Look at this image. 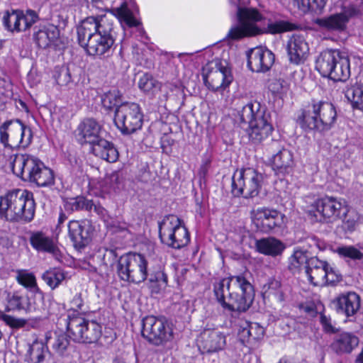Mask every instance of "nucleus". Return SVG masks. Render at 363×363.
Here are the masks:
<instances>
[{"mask_svg": "<svg viewBox=\"0 0 363 363\" xmlns=\"http://www.w3.org/2000/svg\"><path fill=\"white\" fill-rule=\"evenodd\" d=\"M117 28L113 15L89 16L77 28L78 43L88 55L109 57L114 50Z\"/></svg>", "mask_w": 363, "mask_h": 363, "instance_id": "1", "label": "nucleus"}, {"mask_svg": "<svg viewBox=\"0 0 363 363\" xmlns=\"http://www.w3.org/2000/svg\"><path fill=\"white\" fill-rule=\"evenodd\" d=\"M230 4L235 9L237 23L229 30L227 38L232 40H239L244 38L257 36L262 34L277 35L299 29L301 26L288 20H268L267 27L260 28L256 23L265 19L256 9L247 5L250 0H230Z\"/></svg>", "mask_w": 363, "mask_h": 363, "instance_id": "2", "label": "nucleus"}, {"mask_svg": "<svg viewBox=\"0 0 363 363\" xmlns=\"http://www.w3.org/2000/svg\"><path fill=\"white\" fill-rule=\"evenodd\" d=\"M213 293L217 302L229 312H246L255 296L254 286L242 274L230 275L215 283Z\"/></svg>", "mask_w": 363, "mask_h": 363, "instance_id": "3", "label": "nucleus"}, {"mask_svg": "<svg viewBox=\"0 0 363 363\" xmlns=\"http://www.w3.org/2000/svg\"><path fill=\"white\" fill-rule=\"evenodd\" d=\"M238 121L249 140L255 145L261 144L274 131L271 112L257 101H250L242 106L238 111Z\"/></svg>", "mask_w": 363, "mask_h": 363, "instance_id": "4", "label": "nucleus"}, {"mask_svg": "<svg viewBox=\"0 0 363 363\" xmlns=\"http://www.w3.org/2000/svg\"><path fill=\"white\" fill-rule=\"evenodd\" d=\"M71 308L67 312L66 328L74 342L92 344L101 336V325L94 320L86 319L79 313L85 312L84 301L81 293H77L70 301Z\"/></svg>", "mask_w": 363, "mask_h": 363, "instance_id": "5", "label": "nucleus"}, {"mask_svg": "<svg viewBox=\"0 0 363 363\" xmlns=\"http://www.w3.org/2000/svg\"><path fill=\"white\" fill-rule=\"evenodd\" d=\"M33 194L13 189L0 196V218L11 223H30L35 216Z\"/></svg>", "mask_w": 363, "mask_h": 363, "instance_id": "6", "label": "nucleus"}, {"mask_svg": "<svg viewBox=\"0 0 363 363\" xmlns=\"http://www.w3.org/2000/svg\"><path fill=\"white\" fill-rule=\"evenodd\" d=\"M336 118L337 111L332 103L312 99L298 113L296 123L306 133L314 131L323 134L334 126Z\"/></svg>", "mask_w": 363, "mask_h": 363, "instance_id": "7", "label": "nucleus"}, {"mask_svg": "<svg viewBox=\"0 0 363 363\" xmlns=\"http://www.w3.org/2000/svg\"><path fill=\"white\" fill-rule=\"evenodd\" d=\"M11 162L13 173L24 182L38 186H48L55 182L52 170L37 157L30 154H16Z\"/></svg>", "mask_w": 363, "mask_h": 363, "instance_id": "8", "label": "nucleus"}, {"mask_svg": "<svg viewBox=\"0 0 363 363\" xmlns=\"http://www.w3.org/2000/svg\"><path fill=\"white\" fill-rule=\"evenodd\" d=\"M159 237L169 247L180 250L190 242V233L183 220L177 216H164L158 222Z\"/></svg>", "mask_w": 363, "mask_h": 363, "instance_id": "9", "label": "nucleus"}, {"mask_svg": "<svg viewBox=\"0 0 363 363\" xmlns=\"http://www.w3.org/2000/svg\"><path fill=\"white\" fill-rule=\"evenodd\" d=\"M149 265V262L143 255L129 252L121 256L118 259L116 272L121 280L140 284L147 278Z\"/></svg>", "mask_w": 363, "mask_h": 363, "instance_id": "10", "label": "nucleus"}, {"mask_svg": "<svg viewBox=\"0 0 363 363\" xmlns=\"http://www.w3.org/2000/svg\"><path fill=\"white\" fill-rule=\"evenodd\" d=\"M263 181V174L253 168L237 169L232 177L231 194L234 197L253 199L259 195Z\"/></svg>", "mask_w": 363, "mask_h": 363, "instance_id": "11", "label": "nucleus"}, {"mask_svg": "<svg viewBox=\"0 0 363 363\" xmlns=\"http://www.w3.org/2000/svg\"><path fill=\"white\" fill-rule=\"evenodd\" d=\"M32 139L30 128L20 119L7 120L0 125V142L5 147L25 149L30 145Z\"/></svg>", "mask_w": 363, "mask_h": 363, "instance_id": "12", "label": "nucleus"}, {"mask_svg": "<svg viewBox=\"0 0 363 363\" xmlns=\"http://www.w3.org/2000/svg\"><path fill=\"white\" fill-rule=\"evenodd\" d=\"M141 334L144 339L155 346H164L173 338L171 323L163 315H147L143 318Z\"/></svg>", "mask_w": 363, "mask_h": 363, "instance_id": "13", "label": "nucleus"}, {"mask_svg": "<svg viewBox=\"0 0 363 363\" xmlns=\"http://www.w3.org/2000/svg\"><path fill=\"white\" fill-rule=\"evenodd\" d=\"M114 123L124 135L140 130L143 124V113L139 104L125 102L115 111Z\"/></svg>", "mask_w": 363, "mask_h": 363, "instance_id": "14", "label": "nucleus"}, {"mask_svg": "<svg viewBox=\"0 0 363 363\" xmlns=\"http://www.w3.org/2000/svg\"><path fill=\"white\" fill-rule=\"evenodd\" d=\"M252 214L257 230L263 233L277 232L284 223L285 216L274 208H257Z\"/></svg>", "mask_w": 363, "mask_h": 363, "instance_id": "15", "label": "nucleus"}, {"mask_svg": "<svg viewBox=\"0 0 363 363\" xmlns=\"http://www.w3.org/2000/svg\"><path fill=\"white\" fill-rule=\"evenodd\" d=\"M6 309L7 311L25 312L26 313L40 311L44 302H39L38 298L22 289L6 293Z\"/></svg>", "mask_w": 363, "mask_h": 363, "instance_id": "16", "label": "nucleus"}, {"mask_svg": "<svg viewBox=\"0 0 363 363\" xmlns=\"http://www.w3.org/2000/svg\"><path fill=\"white\" fill-rule=\"evenodd\" d=\"M312 208V210L309 211L311 215L315 210L320 215L319 221L330 223L337 218H342L341 214L347 206L345 205V202H342V199L325 196L317 199Z\"/></svg>", "mask_w": 363, "mask_h": 363, "instance_id": "17", "label": "nucleus"}, {"mask_svg": "<svg viewBox=\"0 0 363 363\" xmlns=\"http://www.w3.org/2000/svg\"><path fill=\"white\" fill-rule=\"evenodd\" d=\"M39 18L38 14L31 9L27 10L26 13L21 10H12L11 13H5L3 23L9 31L22 32L30 29Z\"/></svg>", "mask_w": 363, "mask_h": 363, "instance_id": "18", "label": "nucleus"}, {"mask_svg": "<svg viewBox=\"0 0 363 363\" xmlns=\"http://www.w3.org/2000/svg\"><path fill=\"white\" fill-rule=\"evenodd\" d=\"M77 142L83 145L94 143L101 136H106L107 132L103 125L94 118H86L78 125L75 130Z\"/></svg>", "mask_w": 363, "mask_h": 363, "instance_id": "19", "label": "nucleus"}, {"mask_svg": "<svg viewBox=\"0 0 363 363\" xmlns=\"http://www.w3.org/2000/svg\"><path fill=\"white\" fill-rule=\"evenodd\" d=\"M247 67L254 72L265 73L274 63V54L266 47H256L247 52Z\"/></svg>", "mask_w": 363, "mask_h": 363, "instance_id": "20", "label": "nucleus"}, {"mask_svg": "<svg viewBox=\"0 0 363 363\" xmlns=\"http://www.w3.org/2000/svg\"><path fill=\"white\" fill-rule=\"evenodd\" d=\"M359 10L354 6L343 7L340 13L330 15L328 17L318 18L316 24L320 28L328 30H343L349 20L358 14Z\"/></svg>", "mask_w": 363, "mask_h": 363, "instance_id": "21", "label": "nucleus"}, {"mask_svg": "<svg viewBox=\"0 0 363 363\" xmlns=\"http://www.w3.org/2000/svg\"><path fill=\"white\" fill-rule=\"evenodd\" d=\"M286 50L291 63H303L309 53V46L305 37L301 34H293L286 43Z\"/></svg>", "mask_w": 363, "mask_h": 363, "instance_id": "22", "label": "nucleus"}, {"mask_svg": "<svg viewBox=\"0 0 363 363\" xmlns=\"http://www.w3.org/2000/svg\"><path fill=\"white\" fill-rule=\"evenodd\" d=\"M332 304L337 313L353 317L360 308V297L357 293L349 291L340 294Z\"/></svg>", "mask_w": 363, "mask_h": 363, "instance_id": "23", "label": "nucleus"}, {"mask_svg": "<svg viewBox=\"0 0 363 363\" xmlns=\"http://www.w3.org/2000/svg\"><path fill=\"white\" fill-rule=\"evenodd\" d=\"M68 235L74 248L81 251L91 241L90 226L85 221L71 220L68 223Z\"/></svg>", "mask_w": 363, "mask_h": 363, "instance_id": "24", "label": "nucleus"}, {"mask_svg": "<svg viewBox=\"0 0 363 363\" xmlns=\"http://www.w3.org/2000/svg\"><path fill=\"white\" fill-rule=\"evenodd\" d=\"M341 52L338 50L327 49L320 53L315 60V69L323 77L330 79L331 75L337 77L335 73L337 60H340Z\"/></svg>", "mask_w": 363, "mask_h": 363, "instance_id": "25", "label": "nucleus"}, {"mask_svg": "<svg viewBox=\"0 0 363 363\" xmlns=\"http://www.w3.org/2000/svg\"><path fill=\"white\" fill-rule=\"evenodd\" d=\"M225 345V336L216 330H205L201 333L199 349L202 354L218 352Z\"/></svg>", "mask_w": 363, "mask_h": 363, "instance_id": "26", "label": "nucleus"}, {"mask_svg": "<svg viewBox=\"0 0 363 363\" xmlns=\"http://www.w3.org/2000/svg\"><path fill=\"white\" fill-rule=\"evenodd\" d=\"M62 330L53 332L52 335L46 336V343L50 345L52 350L59 356L67 357L74 350V346L71 343V334Z\"/></svg>", "mask_w": 363, "mask_h": 363, "instance_id": "27", "label": "nucleus"}, {"mask_svg": "<svg viewBox=\"0 0 363 363\" xmlns=\"http://www.w3.org/2000/svg\"><path fill=\"white\" fill-rule=\"evenodd\" d=\"M269 162L273 171L278 177L290 174L293 171V154L286 148L279 150L271 157Z\"/></svg>", "mask_w": 363, "mask_h": 363, "instance_id": "28", "label": "nucleus"}, {"mask_svg": "<svg viewBox=\"0 0 363 363\" xmlns=\"http://www.w3.org/2000/svg\"><path fill=\"white\" fill-rule=\"evenodd\" d=\"M359 345V338L354 333L342 332L336 334L330 347L338 355L350 354Z\"/></svg>", "mask_w": 363, "mask_h": 363, "instance_id": "29", "label": "nucleus"}, {"mask_svg": "<svg viewBox=\"0 0 363 363\" xmlns=\"http://www.w3.org/2000/svg\"><path fill=\"white\" fill-rule=\"evenodd\" d=\"M328 266L326 261L321 260L317 257L308 258L306 265L304 266L305 272L308 281L313 286L324 285L325 267Z\"/></svg>", "mask_w": 363, "mask_h": 363, "instance_id": "30", "label": "nucleus"}, {"mask_svg": "<svg viewBox=\"0 0 363 363\" xmlns=\"http://www.w3.org/2000/svg\"><path fill=\"white\" fill-rule=\"evenodd\" d=\"M60 30L53 25L35 26L33 38L35 45L41 49L49 48L59 37Z\"/></svg>", "mask_w": 363, "mask_h": 363, "instance_id": "31", "label": "nucleus"}, {"mask_svg": "<svg viewBox=\"0 0 363 363\" xmlns=\"http://www.w3.org/2000/svg\"><path fill=\"white\" fill-rule=\"evenodd\" d=\"M101 136L94 143L91 145L92 153L108 162H115L119 157V153L115 145Z\"/></svg>", "mask_w": 363, "mask_h": 363, "instance_id": "32", "label": "nucleus"}, {"mask_svg": "<svg viewBox=\"0 0 363 363\" xmlns=\"http://www.w3.org/2000/svg\"><path fill=\"white\" fill-rule=\"evenodd\" d=\"M264 328L259 323L245 321L240 325L238 336L243 344H255L264 337Z\"/></svg>", "mask_w": 363, "mask_h": 363, "instance_id": "33", "label": "nucleus"}, {"mask_svg": "<svg viewBox=\"0 0 363 363\" xmlns=\"http://www.w3.org/2000/svg\"><path fill=\"white\" fill-rule=\"evenodd\" d=\"M29 241L32 247L38 252L52 254L55 257H57L60 252L53 240L42 231L32 232Z\"/></svg>", "mask_w": 363, "mask_h": 363, "instance_id": "34", "label": "nucleus"}, {"mask_svg": "<svg viewBox=\"0 0 363 363\" xmlns=\"http://www.w3.org/2000/svg\"><path fill=\"white\" fill-rule=\"evenodd\" d=\"M255 247L259 253L272 257L281 255L286 248L283 242L274 237L256 240Z\"/></svg>", "mask_w": 363, "mask_h": 363, "instance_id": "35", "label": "nucleus"}, {"mask_svg": "<svg viewBox=\"0 0 363 363\" xmlns=\"http://www.w3.org/2000/svg\"><path fill=\"white\" fill-rule=\"evenodd\" d=\"M145 281L152 292L159 293L160 289L165 287L168 283V277L164 272V267L160 264L149 265Z\"/></svg>", "mask_w": 363, "mask_h": 363, "instance_id": "36", "label": "nucleus"}, {"mask_svg": "<svg viewBox=\"0 0 363 363\" xmlns=\"http://www.w3.org/2000/svg\"><path fill=\"white\" fill-rule=\"evenodd\" d=\"M16 273L17 283L38 298L39 302H44V293L38 287L35 274L27 269H16Z\"/></svg>", "mask_w": 363, "mask_h": 363, "instance_id": "37", "label": "nucleus"}, {"mask_svg": "<svg viewBox=\"0 0 363 363\" xmlns=\"http://www.w3.org/2000/svg\"><path fill=\"white\" fill-rule=\"evenodd\" d=\"M49 354L50 351L47 343L35 340L28 346L25 361L28 363H45Z\"/></svg>", "mask_w": 363, "mask_h": 363, "instance_id": "38", "label": "nucleus"}, {"mask_svg": "<svg viewBox=\"0 0 363 363\" xmlns=\"http://www.w3.org/2000/svg\"><path fill=\"white\" fill-rule=\"evenodd\" d=\"M342 224L336 228V233L341 238H346L347 235L352 233L357 225V216L353 211H349L346 208L342 213Z\"/></svg>", "mask_w": 363, "mask_h": 363, "instance_id": "39", "label": "nucleus"}, {"mask_svg": "<svg viewBox=\"0 0 363 363\" xmlns=\"http://www.w3.org/2000/svg\"><path fill=\"white\" fill-rule=\"evenodd\" d=\"M64 208L67 212L73 213L74 211H91L94 201L88 199L84 196H77L75 197L65 198L63 199Z\"/></svg>", "mask_w": 363, "mask_h": 363, "instance_id": "40", "label": "nucleus"}, {"mask_svg": "<svg viewBox=\"0 0 363 363\" xmlns=\"http://www.w3.org/2000/svg\"><path fill=\"white\" fill-rule=\"evenodd\" d=\"M345 95L354 109L363 111V83L356 82L347 86Z\"/></svg>", "mask_w": 363, "mask_h": 363, "instance_id": "41", "label": "nucleus"}, {"mask_svg": "<svg viewBox=\"0 0 363 363\" xmlns=\"http://www.w3.org/2000/svg\"><path fill=\"white\" fill-rule=\"evenodd\" d=\"M124 103L122 94L116 89L109 90L101 96L102 106L108 111H115Z\"/></svg>", "mask_w": 363, "mask_h": 363, "instance_id": "42", "label": "nucleus"}, {"mask_svg": "<svg viewBox=\"0 0 363 363\" xmlns=\"http://www.w3.org/2000/svg\"><path fill=\"white\" fill-rule=\"evenodd\" d=\"M335 73L337 77L331 75L330 79L335 82H345L350 76V62L349 57L345 53L341 52L340 60H337L335 68Z\"/></svg>", "mask_w": 363, "mask_h": 363, "instance_id": "43", "label": "nucleus"}, {"mask_svg": "<svg viewBox=\"0 0 363 363\" xmlns=\"http://www.w3.org/2000/svg\"><path fill=\"white\" fill-rule=\"evenodd\" d=\"M66 277L65 272L58 267L51 268L42 274V279L52 289L57 288Z\"/></svg>", "mask_w": 363, "mask_h": 363, "instance_id": "44", "label": "nucleus"}, {"mask_svg": "<svg viewBox=\"0 0 363 363\" xmlns=\"http://www.w3.org/2000/svg\"><path fill=\"white\" fill-rule=\"evenodd\" d=\"M214 74L219 80H221L220 84H209L208 88L214 91L224 90L231 84L233 79L230 69L226 67H220L218 71H216ZM213 82H214V79H213Z\"/></svg>", "mask_w": 363, "mask_h": 363, "instance_id": "45", "label": "nucleus"}, {"mask_svg": "<svg viewBox=\"0 0 363 363\" xmlns=\"http://www.w3.org/2000/svg\"><path fill=\"white\" fill-rule=\"evenodd\" d=\"M308 259L306 252L301 250H294L293 255L289 259V270L293 274L298 272L302 267L306 265Z\"/></svg>", "mask_w": 363, "mask_h": 363, "instance_id": "46", "label": "nucleus"}, {"mask_svg": "<svg viewBox=\"0 0 363 363\" xmlns=\"http://www.w3.org/2000/svg\"><path fill=\"white\" fill-rule=\"evenodd\" d=\"M116 12L121 24L124 23L130 28L137 27L140 24V22L134 17L125 2L120 7L116 8Z\"/></svg>", "mask_w": 363, "mask_h": 363, "instance_id": "47", "label": "nucleus"}, {"mask_svg": "<svg viewBox=\"0 0 363 363\" xmlns=\"http://www.w3.org/2000/svg\"><path fill=\"white\" fill-rule=\"evenodd\" d=\"M138 87L145 93L153 94L160 89V83L151 74L145 73L139 79Z\"/></svg>", "mask_w": 363, "mask_h": 363, "instance_id": "48", "label": "nucleus"}, {"mask_svg": "<svg viewBox=\"0 0 363 363\" xmlns=\"http://www.w3.org/2000/svg\"><path fill=\"white\" fill-rule=\"evenodd\" d=\"M328 0H297L298 9L303 13H320Z\"/></svg>", "mask_w": 363, "mask_h": 363, "instance_id": "49", "label": "nucleus"}, {"mask_svg": "<svg viewBox=\"0 0 363 363\" xmlns=\"http://www.w3.org/2000/svg\"><path fill=\"white\" fill-rule=\"evenodd\" d=\"M106 183L108 185L110 190L118 192L125 187V179L123 172L114 171L106 178Z\"/></svg>", "mask_w": 363, "mask_h": 363, "instance_id": "50", "label": "nucleus"}, {"mask_svg": "<svg viewBox=\"0 0 363 363\" xmlns=\"http://www.w3.org/2000/svg\"><path fill=\"white\" fill-rule=\"evenodd\" d=\"M335 252L342 258H350L352 260H363V250L353 245H342L338 247Z\"/></svg>", "mask_w": 363, "mask_h": 363, "instance_id": "51", "label": "nucleus"}, {"mask_svg": "<svg viewBox=\"0 0 363 363\" xmlns=\"http://www.w3.org/2000/svg\"><path fill=\"white\" fill-rule=\"evenodd\" d=\"M53 77L60 86H66L72 82L71 71L65 65L55 67Z\"/></svg>", "mask_w": 363, "mask_h": 363, "instance_id": "52", "label": "nucleus"}, {"mask_svg": "<svg viewBox=\"0 0 363 363\" xmlns=\"http://www.w3.org/2000/svg\"><path fill=\"white\" fill-rule=\"evenodd\" d=\"M281 288V281L274 277H270L262 286V292L264 294H276Z\"/></svg>", "mask_w": 363, "mask_h": 363, "instance_id": "53", "label": "nucleus"}, {"mask_svg": "<svg viewBox=\"0 0 363 363\" xmlns=\"http://www.w3.org/2000/svg\"><path fill=\"white\" fill-rule=\"evenodd\" d=\"M325 274H327V275L325 276L324 285H334L342 279L341 275L328 263L327 267H325Z\"/></svg>", "mask_w": 363, "mask_h": 363, "instance_id": "54", "label": "nucleus"}, {"mask_svg": "<svg viewBox=\"0 0 363 363\" xmlns=\"http://www.w3.org/2000/svg\"><path fill=\"white\" fill-rule=\"evenodd\" d=\"M320 323L325 333L335 334L337 331V329L333 324L331 318L324 313H320Z\"/></svg>", "mask_w": 363, "mask_h": 363, "instance_id": "55", "label": "nucleus"}, {"mask_svg": "<svg viewBox=\"0 0 363 363\" xmlns=\"http://www.w3.org/2000/svg\"><path fill=\"white\" fill-rule=\"evenodd\" d=\"M4 320L6 325L13 328H23L26 325V320L23 318H17L11 315H5Z\"/></svg>", "mask_w": 363, "mask_h": 363, "instance_id": "56", "label": "nucleus"}, {"mask_svg": "<svg viewBox=\"0 0 363 363\" xmlns=\"http://www.w3.org/2000/svg\"><path fill=\"white\" fill-rule=\"evenodd\" d=\"M307 240L310 246H315L320 250H324L326 248L325 242L315 236L308 237Z\"/></svg>", "mask_w": 363, "mask_h": 363, "instance_id": "57", "label": "nucleus"}, {"mask_svg": "<svg viewBox=\"0 0 363 363\" xmlns=\"http://www.w3.org/2000/svg\"><path fill=\"white\" fill-rule=\"evenodd\" d=\"M174 140L169 136H164L161 139V148L163 151H166L168 147H171L174 145Z\"/></svg>", "mask_w": 363, "mask_h": 363, "instance_id": "58", "label": "nucleus"}, {"mask_svg": "<svg viewBox=\"0 0 363 363\" xmlns=\"http://www.w3.org/2000/svg\"><path fill=\"white\" fill-rule=\"evenodd\" d=\"M303 311L312 317H314L317 314L316 307L314 304H307L302 307Z\"/></svg>", "mask_w": 363, "mask_h": 363, "instance_id": "59", "label": "nucleus"}, {"mask_svg": "<svg viewBox=\"0 0 363 363\" xmlns=\"http://www.w3.org/2000/svg\"><path fill=\"white\" fill-rule=\"evenodd\" d=\"M208 172V162L202 164L199 171V175L200 177V183H201L202 179H205L206 176L207 175Z\"/></svg>", "mask_w": 363, "mask_h": 363, "instance_id": "60", "label": "nucleus"}, {"mask_svg": "<svg viewBox=\"0 0 363 363\" xmlns=\"http://www.w3.org/2000/svg\"><path fill=\"white\" fill-rule=\"evenodd\" d=\"M92 209H94V211L99 216H104L106 213V209L103 206L99 204H95L94 203Z\"/></svg>", "mask_w": 363, "mask_h": 363, "instance_id": "61", "label": "nucleus"}, {"mask_svg": "<svg viewBox=\"0 0 363 363\" xmlns=\"http://www.w3.org/2000/svg\"><path fill=\"white\" fill-rule=\"evenodd\" d=\"M67 217L65 215V213H63L62 211H61L60 213L59 218H58V223H57V229L60 228V225L62 224L67 220Z\"/></svg>", "mask_w": 363, "mask_h": 363, "instance_id": "62", "label": "nucleus"}, {"mask_svg": "<svg viewBox=\"0 0 363 363\" xmlns=\"http://www.w3.org/2000/svg\"><path fill=\"white\" fill-rule=\"evenodd\" d=\"M77 1L81 5H88L89 3H91L92 4H97L99 2H101L102 0H77Z\"/></svg>", "mask_w": 363, "mask_h": 363, "instance_id": "63", "label": "nucleus"}, {"mask_svg": "<svg viewBox=\"0 0 363 363\" xmlns=\"http://www.w3.org/2000/svg\"><path fill=\"white\" fill-rule=\"evenodd\" d=\"M112 363H125V361L122 359H119V358H115Z\"/></svg>", "mask_w": 363, "mask_h": 363, "instance_id": "64", "label": "nucleus"}]
</instances>
